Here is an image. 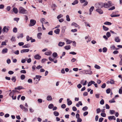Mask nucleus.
I'll return each mask as SVG.
<instances>
[{
    "instance_id": "f257e3e1",
    "label": "nucleus",
    "mask_w": 122,
    "mask_h": 122,
    "mask_svg": "<svg viewBox=\"0 0 122 122\" xmlns=\"http://www.w3.org/2000/svg\"><path fill=\"white\" fill-rule=\"evenodd\" d=\"M19 13L20 14H26L27 13V11L23 7L20 6L19 9Z\"/></svg>"
},
{
    "instance_id": "f03ea898",
    "label": "nucleus",
    "mask_w": 122,
    "mask_h": 122,
    "mask_svg": "<svg viewBox=\"0 0 122 122\" xmlns=\"http://www.w3.org/2000/svg\"><path fill=\"white\" fill-rule=\"evenodd\" d=\"M112 6V2L111 1H108L107 3H104V7L106 8H108Z\"/></svg>"
},
{
    "instance_id": "7ed1b4c3",
    "label": "nucleus",
    "mask_w": 122,
    "mask_h": 122,
    "mask_svg": "<svg viewBox=\"0 0 122 122\" xmlns=\"http://www.w3.org/2000/svg\"><path fill=\"white\" fill-rule=\"evenodd\" d=\"M83 72L86 74L91 75L92 74V71L90 69L89 70H84L83 71Z\"/></svg>"
},
{
    "instance_id": "20e7f679",
    "label": "nucleus",
    "mask_w": 122,
    "mask_h": 122,
    "mask_svg": "<svg viewBox=\"0 0 122 122\" xmlns=\"http://www.w3.org/2000/svg\"><path fill=\"white\" fill-rule=\"evenodd\" d=\"M36 21L35 20H30V23L29 24V25L30 26H33L36 24Z\"/></svg>"
},
{
    "instance_id": "39448f33",
    "label": "nucleus",
    "mask_w": 122,
    "mask_h": 122,
    "mask_svg": "<svg viewBox=\"0 0 122 122\" xmlns=\"http://www.w3.org/2000/svg\"><path fill=\"white\" fill-rule=\"evenodd\" d=\"M20 107L21 109L23 110L24 111H28V109L27 108L25 107L22 105H20Z\"/></svg>"
},
{
    "instance_id": "423d86ee",
    "label": "nucleus",
    "mask_w": 122,
    "mask_h": 122,
    "mask_svg": "<svg viewBox=\"0 0 122 122\" xmlns=\"http://www.w3.org/2000/svg\"><path fill=\"white\" fill-rule=\"evenodd\" d=\"M9 27H6V26H5L3 29V32H7L9 30Z\"/></svg>"
},
{
    "instance_id": "0eeeda50",
    "label": "nucleus",
    "mask_w": 122,
    "mask_h": 122,
    "mask_svg": "<svg viewBox=\"0 0 122 122\" xmlns=\"http://www.w3.org/2000/svg\"><path fill=\"white\" fill-rule=\"evenodd\" d=\"M72 25H73L75 26L76 28H77L78 29H80V27L75 22H73L71 24Z\"/></svg>"
},
{
    "instance_id": "6e6552de",
    "label": "nucleus",
    "mask_w": 122,
    "mask_h": 122,
    "mask_svg": "<svg viewBox=\"0 0 122 122\" xmlns=\"http://www.w3.org/2000/svg\"><path fill=\"white\" fill-rule=\"evenodd\" d=\"M42 77L40 75H36V77H34L33 79L34 80L36 79H37L38 80V81H39L40 80V78Z\"/></svg>"
},
{
    "instance_id": "1a4fd4ad",
    "label": "nucleus",
    "mask_w": 122,
    "mask_h": 122,
    "mask_svg": "<svg viewBox=\"0 0 122 122\" xmlns=\"http://www.w3.org/2000/svg\"><path fill=\"white\" fill-rule=\"evenodd\" d=\"M108 118L110 121H111L113 119L114 120H116L115 117L114 116H109L108 117Z\"/></svg>"
},
{
    "instance_id": "9d476101",
    "label": "nucleus",
    "mask_w": 122,
    "mask_h": 122,
    "mask_svg": "<svg viewBox=\"0 0 122 122\" xmlns=\"http://www.w3.org/2000/svg\"><path fill=\"white\" fill-rule=\"evenodd\" d=\"M34 58L36 59L40 60L41 58V56L38 54L35 56Z\"/></svg>"
},
{
    "instance_id": "9b49d317",
    "label": "nucleus",
    "mask_w": 122,
    "mask_h": 122,
    "mask_svg": "<svg viewBox=\"0 0 122 122\" xmlns=\"http://www.w3.org/2000/svg\"><path fill=\"white\" fill-rule=\"evenodd\" d=\"M65 44V43L64 42L60 41L59 42L58 45L59 46L62 47Z\"/></svg>"
},
{
    "instance_id": "f8f14e48",
    "label": "nucleus",
    "mask_w": 122,
    "mask_h": 122,
    "mask_svg": "<svg viewBox=\"0 0 122 122\" xmlns=\"http://www.w3.org/2000/svg\"><path fill=\"white\" fill-rule=\"evenodd\" d=\"M115 41L116 42H119L120 41V39L119 36H117L115 38Z\"/></svg>"
},
{
    "instance_id": "ddd939ff",
    "label": "nucleus",
    "mask_w": 122,
    "mask_h": 122,
    "mask_svg": "<svg viewBox=\"0 0 122 122\" xmlns=\"http://www.w3.org/2000/svg\"><path fill=\"white\" fill-rule=\"evenodd\" d=\"M96 11L100 14H102L103 13L102 10L100 9H97L96 10Z\"/></svg>"
},
{
    "instance_id": "4468645a",
    "label": "nucleus",
    "mask_w": 122,
    "mask_h": 122,
    "mask_svg": "<svg viewBox=\"0 0 122 122\" xmlns=\"http://www.w3.org/2000/svg\"><path fill=\"white\" fill-rule=\"evenodd\" d=\"M29 49H24L21 50V53H23L24 52H27L29 51Z\"/></svg>"
},
{
    "instance_id": "2eb2a0df",
    "label": "nucleus",
    "mask_w": 122,
    "mask_h": 122,
    "mask_svg": "<svg viewBox=\"0 0 122 122\" xmlns=\"http://www.w3.org/2000/svg\"><path fill=\"white\" fill-rule=\"evenodd\" d=\"M104 3L102 2L99 3V7L100 8H102L103 7H104Z\"/></svg>"
},
{
    "instance_id": "dca6fc26",
    "label": "nucleus",
    "mask_w": 122,
    "mask_h": 122,
    "mask_svg": "<svg viewBox=\"0 0 122 122\" xmlns=\"http://www.w3.org/2000/svg\"><path fill=\"white\" fill-rule=\"evenodd\" d=\"M51 52L50 51H48L46 52L45 53V54L47 56L50 55L51 54Z\"/></svg>"
},
{
    "instance_id": "f3484780",
    "label": "nucleus",
    "mask_w": 122,
    "mask_h": 122,
    "mask_svg": "<svg viewBox=\"0 0 122 122\" xmlns=\"http://www.w3.org/2000/svg\"><path fill=\"white\" fill-rule=\"evenodd\" d=\"M8 50V49L6 48L3 49L2 50V52L3 54H5L7 52Z\"/></svg>"
},
{
    "instance_id": "a211bd4d",
    "label": "nucleus",
    "mask_w": 122,
    "mask_h": 122,
    "mask_svg": "<svg viewBox=\"0 0 122 122\" xmlns=\"http://www.w3.org/2000/svg\"><path fill=\"white\" fill-rule=\"evenodd\" d=\"M13 10L15 14H17L18 12V10L15 7L13 8Z\"/></svg>"
},
{
    "instance_id": "6ab92c4d",
    "label": "nucleus",
    "mask_w": 122,
    "mask_h": 122,
    "mask_svg": "<svg viewBox=\"0 0 122 122\" xmlns=\"http://www.w3.org/2000/svg\"><path fill=\"white\" fill-rule=\"evenodd\" d=\"M94 8V7L93 6H92L89 9V15H91L92 14V12Z\"/></svg>"
},
{
    "instance_id": "aec40b11",
    "label": "nucleus",
    "mask_w": 122,
    "mask_h": 122,
    "mask_svg": "<svg viewBox=\"0 0 122 122\" xmlns=\"http://www.w3.org/2000/svg\"><path fill=\"white\" fill-rule=\"evenodd\" d=\"M82 103L81 101H79L78 102V103H77L76 105V106L77 107H79L80 105L82 106Z\"/></svg>"
},
{
    "instance_id": "412c9836",
    "label": "nucleus",
    "mask_w": 122,
    "mask_h": 122,
    "mask_svg": "<svg viewBox=\"0 0 122 122\" xmlns=\"http://www.w3.org/2000/svg\"><path fill=\"white\" fill-rule=\"evenodd\" d=\"M71 47L70 45H67L65 46L64 47V48L66 50H68L70 49Z\"/></svg>"
},
{
    "instance_id": "4be33fe9",
    "label": "nucleus",
    "mask_w": 122,
    "mask_h": 122,
    "mask_svg": "<svg viewBox=\"0 0 122 122\" xmlns=\"http://www.w3.org/2000/svg\"><path fill=\"white\" fill-rule=\"evenodd\" d=\"M24 88L22 86H19L17 87H15V89L20 90V89H23Z\"/></svg>"
},
{
    "instance_id": "5701e85b",
    "label": "nucleus",
    "mask_w": 122,
    "mask_h": 122,
    "mask_svg": "<svg viewBox=\"0 0 122 122\" xmlns=\"http://www.w3.org/2000/svg\"><path fill=\"white\" fill-rule=\"evenodd\" d=\"M60 30L59 29H57L55 30L54 32L56 34H59V33Z\"/></svg>"
},
{
    "instance_id": "b1692460",
    "label": "nucleus",
    "mask_w": 122,
    "mask_h": 122,
    "mask_svg": "<svg viewBox=\"0 0 122 122\" xmlns=\"http://www.w3.org/2000/svg\"><path fill=\"white\" fill-rule=\"evenodd\" d=\"M46 99L48 101H51L52 99V98L51 96H48L47 97Z\"/></svg>"
},
{
    "instance_id": "393cba45",
    "label": "nucleus",
    "mask_w": 122,
    "mask_h": 122,
    "mask_svg": "<svg viewBox=\"0 0 122 122\" xmlns=\"http://www.w3.org/2000/svg\"><path fill=\"white\" fill-rule=\"evenodd\" d=\"M26 40L27 41H29L30 40H31L32 39V38L31 37H30L29 36H27L26 37Z\"/></svg>"
},
{
    "instance_id": "a878e982",
    "label": "nucleus",
    "mask_w": 122,
    "mask_h": 122,
    "mask_svg": "<svg viewBox=\"0 0 122 122\" xmlns=\"http://www.w3.org/2000/svg\"><path fill=\"white\" fill-rule=\"evenodd\" d=\"M30 47V45L29 44H27L23 46L22 47L23 48H28Z\"/></svg>"
},
{
    "instance_id": "bb28decb",
    "label": "nucleus",
    "mask_w": 122,
    "mask_h": 122,
    "mask_svg": "<svg viewBox=\"0 0 122 122\" xmlns=\"http://www.w3.org/2000/svg\"><path fill=\"white\" fill-rule=\"evenodd\" d=\"M110 84H115V81L113 79H111L110 81Z\"/></svg>"
},
{
    "instance_id": "cd10ccee",
    "label": "nucleus",
    "mask_w": 122,
    "mask_h": 122,
    "mask_svg": "<svg viewBox=\"0 0 122 122\" xmlns=\"http://www.w3.org/2000/svg\"><path fill=\"white\" fill-rule=\"evenodd\" d=\"M42 35V33H38L37 34V38L39 39H40L41 38V36Z\"/></svg>"
},
{
    "instance_id": "c85d7f7f",
    "label": "nucleus",
    "mask_w": 122,
    "mask_h": 122,
    "mask_svg": "<svg viewBox=\"0 0 122 122\" xmlns=\"http://www.w3.org/2000/svg\"><path fill=\"white\" fill-rule=\"evenodd\" d=\"M53 113L54 115L56 116H58L59 115L58 112L56 111H54Z\"/></svg>"
},
{
    "instance_id": "c756f323",
    "label": "nucleus",
    "mask_w": 122,
    "mask_h": 122,
    "mask_svg": "<svg viewBox=\"0 0 122 122\" xmlns=\"http://www.w3.org/2000/svg\"><path fill=\"white\" fill-rule=\"evenodd\" d=\"M54 107V105L52 104H49L48 106V108L50 109Z\"/></svg>"
},
{
    "instance_id": "7c9ffc66",
    "label": "nucleus",
    "mask_w": 122,
    "mask_h": 122,
    "mask_svg": "<svg viewBox=\"0 0 122 122\" xmlns=\"http://www.w3.org/2000/svg\"><path fill=\"white\" fill-rule=\"evenodd\" d=\"M78 1L77 0H75L73 3H72V4L73 5H74L76 4H78Z\"/></svg>"
},
{
    "instance_id": "2f4dec72",
    "label": "nucleus",
    "mask_w": 122,
    "mask_h": 122,
    "mask_svg": "<svg viewBox=\"0 0 122 122\" xmlns=\"http://www.w3.org/2000/svg\"><path fill=\"white\" fill-rule=\"evenodd\" d=\"M104 24L105 25H111L112 24V23H111L110 22L108 21H106L104 23Z\"/></svg>"
},
{
    "instance_id": "473e14b6",
    "label": "nucleus",
    "mask_w": 122,
    "mask_h": 122,
    "mask_svg": "<svg viewBox=\"0 0 122 122\" xmlns=\"http://www.w3.org/2000/svg\"><path fill=\"white\" fill-rule=\"evenodd\" d=\"M11 80L13 82H15L16 80L15 77V76H13L11 78Z\"/></svg>"
},
{
    "instance_id": "72a5a7b5",
    "label": "nucleus",
    "mask_w": 122,
    "mask_h": 122,
    "mask_svg": "<svg viewBox=\"0 0 122 122\" xmlns=\"http://www.w3.org/2000/svg\"><path fill=\"white\" fill-rule=\"evenodd\" d=\"M72 41L69 40H67L66 41V44H70L72 42Z\"/></svg>"
},
{
    "instance_id": "f704fd0d",
    "label": "nucleus",
    "mask_w": 122,
    "mask_h": 122,
    "mask_svg": "<svg viewBox=\"0 0 122 122\" xmlns=\"http://www.w3.org/2000/svg\"><path fill=\"white\" fill-rule=\"evenodd\" d=\"M94 67L97 69H100L101 68L99 66L96 64L95 65Z\"/></svg>"
},
{
    "instance_id": "c9c22d12",
    "label": "nucleus",
    "mask_w": 122,
    "mask_h": 122,
    "mask_svg": "<svg viewBox=\"0 0 122 122\" xmlns=\"http://www.w3.org/2000/svg\"><path fill=\"white\" fill-rule=\"evenodd\" d=\"M66 20L68 21H69L70 20V19L69 18V17L68 15H66Z\"/></svg>"
},
{
    "instance_id": "e433bc0d",
    "label": "nucleus",
    "mask_w": 122,
    "mask_h": 122,
    "mask_svg": "<svg viewBox=\"0 0 122 122\" xmlns=\"http://www.w3.org/2000/svg\"><path fill=\"white\" fill-rule=\"evenodd\" d=\"M103 30L105 31H107L109 29L108 28L106 27L105 26L103 25Z\"/></svg>"
},
{
    "instance_id": "4c0bfd02",
    "label": "nucleus",
    "mask_w": 122,
    "mask_h": 122,
    "mask_svg": "<svg viewBox=\"0 0 122 122\" xmlns=\"http://www.w3.org/2000/svg\"><path fill=\"white\" fill-rule=\"evenodd\" d=\"M25 77V75H22L20 76L21 79L22 80L24 79Z\"/></svg>"
},
{
    "instance_id": "58836bf2",
    "label": "nucleus",
    "mask_w": 122,
    "mask_h": 122,
    "mask_svg": "<svg viewBox=\"0 0 122 122\" xmlns=\"http://www.w3.org/2000/svg\"><path fill=\"white\" fill-rule=\"evenodd\" d=\"M15 91H15V90H13V92H10L9 94V95L10 96H13L12 95L14 94L15 92Z\"/></svg>"
},
{
    "instance_id": "ea45409f",
    "label": "nucleus",
    "mask_w": 122,
    "mask_h": 122,
    "mask_svg": "<svg viewBox=\"0 0 122 122\" xmlns=\"http://www.w3.org/2000/svg\"><path fill=\"white\" fill-rule=\"evenodd\" d=\"M107 49L106 47H104L103 48V52H106L107 51Z\"/></svg>"
},
{
    "instance_id": "a19ab883",
    "label": "nucleus",
    "mask_w": 122,
    "mask_h": 122,
    "mask_svg": "<svg viewBox=\"0 0 122 122\" xmlns=\"http://www.w3.org/2000/svg\"><path fill=\"white\" fill-rule=\"evenodd\" d=\"M52 55L53 57L55 58L57 56V54L56 53L54 52L53 54Z\"/></svg>"
},
{
    "instance_id": "79ce46f5",
    "label": "nucleus",
    "mask_w": 122,
    "mask_h": 122,
    "mask_svg": "<svg viewBox=\"0 0 122 122\" xmlns=\"http://www.w3.org/2000/svg\"><path fill=\"white\" fill-rule=\"evenodd\" d=\"M88 109V107L86 106H85L83 107L82 108V110L83 111H86Z\"/></svg>"
},
{
    "instance_id": "37998d69",
    "label": "nucleus",
    "mask_w": 122,
    "mask_h": 122,
    "mask_svg": "<svg viewBox=\"0 0 122 122\" xmlns=\"http://www.w3.org/2000/svg\"><path fill=\"white\" fill-rule=\"evenodd\" d=\"M106 35L108 38L109 37L111 36L110 33L109 32H107L106 34Z\"/></svg>"
},
{
    "instance_id": "c03bdc74",
    "label": "nucleus",
    "mask_w": 122,
    "mask_h": 122,
    "mask_svg": "<svg viewBox=\"0 0 122 122\" xmlns=\"http://www.w3.org/2000/svg\"><path fill=\"white\" fill-rule=\"evenodd\" d=\"M115 112V111L114 110H110V113L111 114H113Z\"/></svg>"
},
{
    "instance_id": "a18cd8bd",
    "label": "nucleus",
    "mask_w": 122,
    "mask_h": 122,
    "mask_svg": "<svg viewBox=\"0 0 122 122\" xmlns=\"http://www.w3.org/2000/svg\"><path fill=\"white\" fill-rule=\"evenodd\" d=\"M115 102L114 99H112V100L109 101V102L110 103H114Z\"/></svg>"
},
{
    "instance_id": "49530a36",
    "label": "nucleus",
    "mask_w": 122,
    "mask_h": 122,
    "mask_svg": "<svg viewBox=\"0 0 122 122\" xmlns=\"http://www.w3.org/2000/svg\"><path fill=\"white\" fill-rule=\"evenodd\" d=\"M11 40L12 41H15V37L14 36H12L11 39Z\"/></svg>"
},
{
    "instance_id": "de8ad7c7",
    "label": "nucleus",
    "mask_w": 122,
    "mask_h": 122,
    "mask_svg": "<svg viewBox=\"0 0 122 122\" xmlns=\"http://www.w3.org/2000/svg\"><path fill=\"white\" fill-rule=\"evenodd\" d=\"M111 89L110 88L107 89L106 90V92L107 94L109 93L110 92Z\"/></svg>"
},
{
    "instance_id": "09e8293b",
    "label": "nucleus",
    "mask_w": 122,
    "mask_h": 122,
    "mask_svg": "<svg viewBox=\"0 0 122 122\" xmlns=\"http://www.w3.org/2000/svg\"><path fill=\"white\" fill-rule=\"evenodd\" d=\"M111 17H118L120 16V15H111Z\"/></svg>"
},
{
    "instance_id": "8fccbe9b",
    "label": "nucleus",
    "mask_w": 122,
    "mask_h": 122,
    "mask_svg": "<svg viewBox=\"0 0 122 122\" xmlns=\"http://www.w3.org/2000/svg\"><path fill=\"white\" fill-rule=\"evenodd\" d=\"M100 103L101 105H103L104 104V101L102 99V100L100 101Z\"/></svg>"
},
{
    "instance_id": "3c124183",
    "label": "nucleus",
    "mask_w": 122,
    "mask_h": 122,
    "mask_svg": "<svg viewBox=\"0 0 122 122\" xmlns=\"http://www.w3.org/2000/svg\"><path fill=\"white\" fill-rule=\"evenodd\" d=\"M67 102V104L68 105L70 106L71 105L72 103V102L71 101H69Z\"/></svg>"
},
{
    "instance_id": "603ef678",
    "label": "nucleus",
    "mask_w": 122,
    "mask_h": 122,
    "mask_svg": "<svg viewBox=\"0 0 122 122\" xmlns=\"http://www.w3.org/2000/svg\"><path fill=\"white\" fill-rule=\"evenodd\" d=\"M37 101L39 103H41L42 102V100L41 99H38Z\"/></svg>"
},
{
    "instance_id": "864d4df0",
    "label": "nucleus",
    "mask_w": 122,
    "mask_h": 122,
    "mask_svg": "<svg viewBox=\"0 0 122 122\" xmlns=\"http://www.w3.org/2000/svg\"><path fill=\"white\" fill-rule=\"evenodd\" d=\"M13 31L15 33H16L17 31V29L16 28H14L13 30Z\"/></svg>"
},
{
    "instance_id": "5fc2aeb1",
    "label": "nucleus",
    "mask_w": 122,
    "mask_h": 122,
    "mask_svg": "<svg viewBox=\"0 0 122 122\" xmlns=\"http://www.w3.org/2000/svg\"><path fill=\"white\" fill-rule=\"evenodd\" d=\"M63 16V15H62L60 14L57 16V19H59L60 18H61V17H62Z\"/></svg>"
},
{
    "instance_id": "6e6d98bb",
    "label": "nucleus",
    "mask_w": 122,
    "mask_h": 122,
    "mask_svg": "<svg viewBox=\"0 0 122 122\" xmlns=\"http://www.w3.org/2000/svg\"><path fill=\"white\" fill-rule=\"evenodd\" d=\"M76 60V59L73 58L71 60V62H75Z\"/></svg>"
},
{
    "instance_id": "4d7b16f0",
    "label": "nucleus",
    "mask_w": 122,
    "mask_h": 122,
    "mask_svg": "<svg viewBox=\"0 0 122 122\" xmlns=\"http://www.w3.org/2000/svg\"><path fill=\"white\" fill-rule=\"evenodd\" d=\"M97 113H99L101 111V109L100 108H98L97 109Z\"/></svg>"
},
{
    "instance_id": "13d9d810",
    "label": "nucleus",
    "mask_w": 122,
    "mask_h": 122,
    "mask_svg": "<svg viewBox=\"0 0 122 122\" xmlns=\"http://www.w3.org/2000/svg\"><path fill=\"white\" fill-rule=\"evenodd\" d=\"M38 80L37 79H35L34 81V83L35 84H37L38 83V82L39 81H38Z\"/></svg>"
},
{
    "instance_id": "bf43d9fd",
    "label": "nucleus",
    "mask_w": 122,
    "mask_h": 122,
    "mask_svg": "<svg viewBox=\"0 0 122 122\" xmlns=\"http://www.w3.org/2000/svg\"><path fill=\"white\" fill-rule=\"evenodd\" d=\"M88 112H85L83 113V115L84 116H85L88 114Z\"/></svg>"
},
{
    "instance_id": "052dcab7",
    "label": "nucleus",
    "mask_w": 122,
    "mask_h": 122,
    "mask_svg": "<svg viewBox=\"0 0 122 122\" xmlns=\"http://www.w3.org/2000/svg\"><path fill=\"white\" fill-rule=\"evenodd\" d=\"M42 66H41L40 65H39L37 66L36 68L37 69H39L40 68H42Z\"/></svg>"
},
{
    "instance_id": "680f3d73",
    "label": "nucleus",
    "mask_w": 122,
    "mask_h": 122,
    "mask_svg": "<svg viewBox=\"0 0 122 122\" xmlns=\"http://www.w3.org/2000/svg\"><path fill=\"white\" fill-rule=\"evenodd\" d=\"M10 62H11V61H10V59H8L7 60V63L8 64H9L10 63Z\"/></svg>"
},
{
    "instance_id": "e2e57ef3",
    "label": "nucleus",
    "mask_w": 122,
    "mask_h": 122,
    "mask_svg": "<svg viewBox=\"0 0 122 122\" xmlns=\"http://www.w3.org/2000/svg\"><path fill=\"white\" fill-rule=\"evenodd\" d=\"M27 81L29 83H32V80L31 79H29Z\"/></svg>"
},
{
    "instance_id": "0e129e2a",
    "label": "nucleus",
    "mask_w": 122,
    "mask_h": 122,
    "mask_svg": "<svg viewBox=\"0 0 122 122\" xmlns=\"http://www.w3.org/2000/svg\"><path fill=\"white\" fill-rule=\"evenodd\" d=\"M24 45V43L23 42H20L18 43V45L20 46H23Z\"/></svg>"
},
{
    "instance_id": "69168bd1",
    "label": "nucleus",
    "mask_w": 122,
    "mask_h": 122,
    "mask_svg": "<svg viewBox=\"0 0 122 122\" xmlns=\"http://www.w3.org/2000/svg\"><path fill=\"white\" fill-rule=\"evenodd\" d=\"M101 115L103 117H105L106 116V114L104 113H102L101 114Z\"/></svg>"
},
{
    "instance_id": "338daca9",
    "label": "nucleus",
    "mask_w": 122,
    "mask_h": 122,
    "mask_svg": "<svg viewBox=\"0 0 122 122\" xmlns=\"http://www.w3.org/2000/svg\"><path fill=\"white\" fill-rule=\"evenodd\" d=\"M61 107L62 108H65L66 107V105L64 104H63L61 105Z\"/></svg>"
},
{
    "instance_id": "774afa93",
    "label": "nucleus",
    "mask_w": 122,
    "mask_h": 122,
    "mask_svg": "<svg viewBox=\"0 0 122 122\" xmlns=\"http://www.w3.org/2000/svg\"><path fill=\"white\" fill-rule=\"evenodd\" d=\"M119 93L120 94H122V89L121 88L119 89Z\"/></svg>"
}]
</instances>
